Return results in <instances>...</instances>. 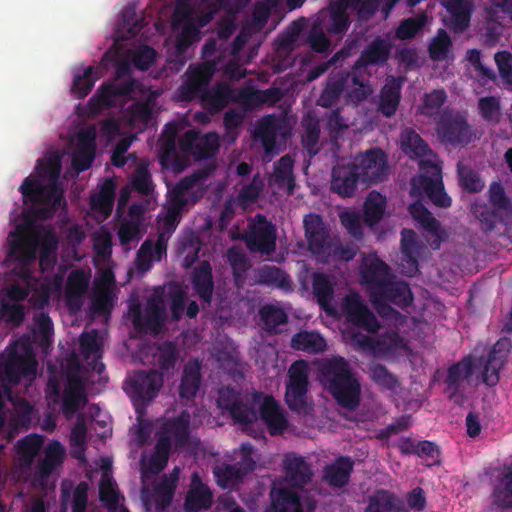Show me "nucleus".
<instances>
[{
	"label": "nucleus",
	"instance_id": "42",
	"mask_svg": "<svg viewBox=\"0 0 512 512\" xmlns=\"http://www.w3.org/2000/svg\"><path fill=\"white\" fill-rule=\"evenodd\" d=\"M325 339L315 331H300L291 339V348L309 354H318L326 350Z\"/></svg>",
	"mask_w": 512,
	"mask_h": 512
},
{
	"label": "nucleus",
	"instance_id": "27",
	"mask_svg": "<svg viewBox=\"0 0 512 512\" xmlns=\"http://www.w3.org/2000/svg\"><path fill=\"white\" fill-rule=\"evenodd\" d=\"M419 256L420 246L415 232L411 229H403L401 231V256L399 263L401 272L409 277L415 276L419 272Z\"/></svg>",
	"mask_w": 512,
	"mask_h": 512
},
{
	"label": "nucleus",
	"instance_id": "5",
	"mask_svg": "<svg viewBox=\"0 0 512 512\" xmlns=\"http://www.w3.org/2000/svg\"><path fill=\"white\" fill-rule=\"evenodd\" d=\"M20 192L25 204L31 203L44 207L43 217L55 213L62 201V190L56 184L44 185L40 179L28 176L20 186Z\"/></svg>",
	"mask_w": 512,
	"mask_h": 512
},
{
	"label": "nucleus",
	"instance_id": "28",
	"mask_svg": "<svg viewBox=\"0 0 512 512\" xmlns=\"http://www.w3.org/2000/svg\"><path fill=\"white\" fill-rule=\"evenodd\" d=\"M61 411L66 418H71L87 403L84 382L79 376L68 377L67 385L62 392Z\"/></svg>",
	"mask_w": 512,
	"mask_h": 512
},
{
	"label": "nucleus",
	"instance_id": "2",
	"mask_svg": "<svg viewBox=\"0 0 512 512\" xmlns=\"http://www.w3.org/2000/svg\"><path fill=\"white\" fill-rule=\"evenodd\" d=\"M319 379L339 406L350 411L359 407L361 385L345 358L336 356L325 360L319 367Z\"/></svg>",
	"mask_w": 512,
	"mask_h": 512
},
{
	"label": "nucleus",
	"instance_id": "25",
	"mask_svg": "<svg viewBox=\"0 0 512 512\" xmlns=\"http://www.w3.org/2000/svg\"><path fill=\"white\" fill-rule=\"evenodd\" d=\"M350 78L354 85L365 88L363 81L360 80L358 75L355 73L351 75L350 72L341 71L329 77L325 88L317 99V105L324 108L331 107L340 98Z\"/></svg>",
	"mask_w": 512,
	"mask_h": 512
},
{
	"label": "nucleus",
	"instance_id": "62",
	"mask_svg": "<svg viewBox=\"0 0 512 512\" xmlns=\"http://www.w3.org/2000/svg\"><path fill=\"white\" fill-rule=\"evenodd\" d=\"M489 200L495 210L512 215V201L507 197L505 189L500 182H493L491 184Z\"/></svg>",
	"mask_w": 512,
	"mask_h": 512
},
{
	"label": "nucleus",
	"instance_id": "14",
	"mask_svg": "<svg viewBox=\"0 0 512 512\" xmlns=\"http://www.w3.org/2000/svg\"><path fill=\"white\" fill-rule=\"evenodd\" d=\"M437 134L442 142L452 145H468L473 139V131L464 116L444 114L437 124Z\"/></svg>",
	"mask_w": 512,
	"mask_h": 512
},
{
	"label": "nucleus",
	"instance_id": "6",
	"mask_svg": "<svg viewBox=\"0 0 512 512\" xmlns=\"http://www.w3.org/2000/svg\"><path fill=\"white\" fill-rule=\"evenodd\" d=\"M251 405L257 410V420L260 419L267 427L271 436L282 435L287 427L288 420L278 401L272 395L254 391L251 394Z\"/></svg>",
	"mask_w": 512,
	"mask_h": 512
},
{
	"label": "nucleus",
	"instance_id": "48",
	"mask_svg": "<svg viewBox=\"0 0 512 512\" xmlns=\"http://www.w3.org/2000/svg\"><path fill=\"white\" fill-rule=\"evenodd\" d=\"M274 179L279 187L286 186L288 193L292 194L295 188V177L293 174L294 159L291 155L282 156L274 164Z\"/></svg>",
	"mask_w": 512,
	"mask_h": 512
},
{
	"label": "nucleus",
	"instance_id": "8",
	"mask_svg": "<svg viewBox=\"0 0 512 512\" xmlns=\"http://www.w3.org/2000/svg\"><path fill=\"white\" fill-rule=\"evenodd\" d=\"M342 310L350 325L372 334L379 331L380 323L377 317L359 293L351 292L346 295L343 299Z\"/></svg>",
	"mask_w": 512,
	"mask_h": 512
},
{
	"label": "nucleus",
	"instance_id": "44",
	"mask_svg": "<svg viewBox=\"0 0 512 512\" xmlns=\"http://www.w3.org/2000/svg\"><path fill=\"white\" fill-rule=\"evenodd\" d=\"M259 316L263 323V329L270 335L278 334V326L288 322L286 312L282 308L271 304L261 307Z\"/></svg>",
	"mask_w": 512,
	"mask_h": 512
},
{
	"label": "nucleus",
	"instance_id": "20",
	"mask_svg": "<svg viewBox=\"0 0 512 512\" xmlns=\"http://www.w3.org/2000/svg\"><path fill=\"white\" fill-rule=\"evenodd\" d=\"M284 123L275 115H266L260 118L254 130V138L261 142L266 155H276L279 153L277 139L284 136Z\"/></svg>",
	"mask_w": 512,
	"mask_h": 512
},
{
	"label": "nucleus",
	"instance_id": "41",
	"mask_svg": "<svg viewBox=\"0 0 512 512\" xmlns=\"http://www.w3.org/2000/svg\"><path fill=\"white\" fill-rule=\"evenodd\" d=\"M284 93L281 88L271 87L265 90H254L249 87H243V91L240 93V98L244 99V106H258L262 104H268L270 106L275 105L282 100Z\"/></svg>",
	"mask_w": 512,
	"mask_h": 512
},
{
	"label": "nucleus",
	"instance_id": "36",
	"mask_svg": "<svg viewBox=\"0 0 512 512\" xmlns=\"http://www.w3.org/2000/svg\"><path fill=\"white\" fill-rule=\"evenodd\" d=\"M347 10L348 8L344 5L332 1L329 5L328 13H325L324 16L322 12L318 16L320 19H324L322 24L328 34L343 36L347 32L350 26Z\"/></svg>",
	"mask_w": 512,
	"mask_h": 512
},
{
	"label": "nucleus",
	"instance_id": "22",
	"mask_svg": "<svg viewBox=\"0 0 512 512\" xmlns=\"http://www.w3.org/2000/svg\"><path fill=\"white\" fill-rule=\"evenodd\" d=\"M424 164L428 165L431 176L421 175L420 187L435 206L440 208L450 207L452 200L444 190L441 168L431 161L424 162Z\"/></svg>",
	"mask_w": 512,
	"mask_h": 512
},
{
	"label": "nucleus",
	"instance_id": "51",
	"mask_svg": "<svg viewBox=\"0 0 512 512\" xmlns=\"http://www.w3.org/2000/svg\"><path fill=\"white\" fill-rule=\"evenodd\" d=\"M385 209L386 198L378 192H370L364 203V221L368 225L377 224L382 219Z\"/></svg>",
	"mask_w": 512,
	"mask_h": 512
},
{
	"label": "nucleus",
	"instance_id": "45",
	"mask_svg": "<svg viewBox=\"0 0 512 512\" xmlns=\"http://www.w3.org/2000/svg\"><path fill=\"white\" fill-rule=\"evenodd\" d=\"M398 503L394 493L378 489L369 497L365 512H396L401 507Z\"/></svg>",
	"mask_w": 512,
	"mask_h": 512
},
{
	"label": "nucleus",
	"instance_id": "37",
	"mask_svg": "<svg viewBox=\"0 0 512 512\" xmlns=\"http://www.w3.org/2000/svg\"><path fill=\"white\" fill-rule=\"evenodd\" d=\"M492 505L501 510L512 509V463L505 464L491 493Z\"/></svg>",
	"mask_w": 512,
	"mask_h": 512
},
{
	"label": "nucleus",
	"instance_id": "32",
	"mask_svg": "<svg viewBox=\"0 0 512 512\" xmlns=\"http://www.w3.org/2000/svg\"><path fill=\"white\" fill-rule=\"evenodd\" d=\"M354 461L349 456H339L323 470L324 481L333 488H343L350 482Z\"/></svg>",
	"mask_w": 512,
	"mask_h": 512
},
{
	"label": "nucleus",
	"instance_id": "18",
	"mask_svg": "<svg viewBox=\"0 0 512 512\" xmlns=\"http://www.w3.org/2000/svg\"><path fill=\"white\" fill-rule=\"evenodd\" d=\"M303 223L308 248L311 253L321 257H328L333 241L322 217L311 213L304 217Z\"/></svg>",
	"mask_w": 512,
	"mask_h": 512
},
{
	"label": "nucleus",
	"instance_id": "60",
	"mask_svg": "<svg viewBox=\"0 0 512 512\" xmlns=\"http://www.w3.org/2000/svg\"><path fill=\"white\" fill-rule=\"evenodd\" d=\"M322 21H324V19H320V17L317 18L311 26L306 39L309 47L317 53L326 52L330 48V41L326 37Z\"/></svg>",
	"mask_w": 512,
	"mask_h": 512
},
{
	"label": "nucleus",
	"instance_id": "57",
	"mask_svg": "<svg viewBox=\"0 0 512 512\" xmlns=\"http://www.w3.org/2000/svg\"><path fill=\"white\" fill-rule=\"evenodd\" d=\"M62 163L59 155H51L49 157L39 159L35 167L37 176L35 178L56 181L61 173Z\"/></svg>",
	"mask_w": 512,
	"mask_h": 512
},
{
	"label": "nucleus",
	"instance_id": "52",
	"mask_svg": "<svg viewBox=\"0 0 512 512\" xmlns=\"http://www.w3.org/2000/svg\"><path fill=\"white\" fill-rule=\"evenodd\" d=\"M97 79V70L93 66L86 67L82 74H75L71 88L75 98H85L91 92Z\"/></svg>",
	"mask_w": 512,
	"mask_h": 512
},
{
	"label": "nucleus",
	"instance_id": "64",
	"mask_svg": "<svg viewBox=\"0 0 512 512\" xmlns=\"http://www.w3.org/2000/svg\"><path fill=\"white\" fill-rule=\"evenodd\" d=\"M447 99V94L443 89H436L426 93L423 98L421 113L427 116L435 115L439 112Z\"/></svg>",
	"mask_w": 512,
	"mask_h": 512
},
{
	"label": "nucleus",
	"instance_id": "59",
	"mask_svg": "<svg viewBox=\"0 0 512 512\" xmlns=\"http://www.w3.org/2000/svg\"><path fill=\"white\" fill-rule=\"evenodd\" d=\"M214 476L219 487L227 488L242 481L245 471L236 464H224L214 469Z\"/></svg>",
	"mask_w": 512,
	"mask_h": 512
},
{
	"label": "nucleus",
	"instance_id": "12",
	"mask_svg": "<svg viewBox=\"0 0 512 512\" xmlns=\"http://www.w3.org/2000/svg\"><path fill=\"white\" fill-rule=\"evenodd\" d=\"M216 72V64L213 61H205L196 67L190 66L186 72L187 80L178 89L180 101L196 100L209 84Z\"/></svg>",
	"mask_w": 512,
	"mask_h": 512
},
{
	"label": "nucleus",
	"instance_id": "4",
	"mask_svg": "<svg viewBox=\"0 0 512 512\" xmlns=\"http://www.w3.org/2000/svg\"><path fill=\"white\" fill-rule=\"evenodd\" d=\"M0 359L1 372L13 385L19 384L23 378L33 379L36 375L37 361L28 345H24L23 351L19 352L15 344L9 348L6 357L1 356Z\"/></svg>",
	"mask_w": 512,
	"mask_h": 512
},
{
	"label": "nucleus",
	"instance_id": "7",
	"mask_svg": "<svg viewBox=\"0 0 512 512\" xmlns=\"http://www.w3.org/2000/svg\"><path fill=\"white\" fill-rule=\"evenodd\" d=\"M276 237L275 226L264 215L258 214L256 221L249 224L243 240L251 253L270 255L276 250Z\"/></svg>",
	"mask_w": 512,
	"mask_h": 512
},
{
	"label": "nucleus",
	"instance_id": "53",
	"mask_svg": "<svg viewBox=\"0 0 512 512\" xmlns=\"http://www.w3.org/2000/svg\"><path fill=\"white\" fill-rule=\"evenodd\" d=\"M65 449L58 441H52L45 450L44 459L39 464V471L42 475H50L54 469L63 462Z\"/></svg>",
	"mask_w": 512,
	"mask_h": 512
},
{
	"label": "nucleus",
	"instance_id": "54",
	"mask_svg": "<svg viewBox=\"0 0 512 512\" xmlns=\"http://www.w3.org/2000/svg\"><path fill=\"white\" fill-rule=\"evenodd\" d=\"M258 283L265 285H274L279 288H288L291 286L290 276L281 268L276 266L264 265L257 273Z\"/></svg>",
	"mask_w": 512,
	"mask_h": 512
},
{
	"label": "nucleus",
	"instance_id": "31",
	"mask_svg": "<svg viewBox=\"0 0 512 512\" xmlns=\"http://www.w3.org/2000/svg\"><path fill=\"white\" fill-rule=\"evenodd\" d=\"M215 170V165L209 164L203 168L195 170L191 175L180 179L171 192V202L181 210L186 204L185 194L195 187L199 182L205 181Z\"/></svg>",
	"mask_w": 512,
	"mask_h": 512
},
{
	"label": "nucleus",
	"instance_id": "13",
	"mask_svg": "<svg viewBox=\"0 0 512 512\" xmlns=\"http://www.w3.org/2000/svg\"><path fill=\"white\" fill-rule=\"evenodd\" d=\"M243 88H234L226 82H219L209 87L196 100L211 115L222 111L230 103L244 106V99L240 98Z\"/></svg>",
	"mask_w": 512,
	"mask_h": 512
},
{
	"label": "nucleus",
	"instance_id": "38",
	"mask_svg": "<svg viewBox=\"0 0 512 512\" xmlns=\"http://www.w3.org/2000/svg\"><path fill=\"white\" fill-rule=\"evenodd\" d=\"M191 282L193 289L199 298L203 302L210 304L213 297L214 282L212 267L208 261H202L193 269Z\"/></svg>",
	"mask_w": 512,
	"mask_h": 512
},
{
	"label": "nucleus",
	"instance_id": "24",
	"mask_svg": "<svg viewBox=\"0 0 512 512\" xmlns=\"http://www.w3.org/2000/svg\"><path fill=\"white\" fill-rule=\"evenodd\" d=\"M409 213L417 221L424 231L431 235L432 240H428L432 249H439L444 239L445 232L441 229L440 222L433 214L419 201L409 205Z\"/></svg>",
	"mask_w": 512,
	"mask_h": 512
},
{
	"label": "nucleus",
	"instance_id": "21",
	"mask_svg": "<svg viewBox=\"0 0 512 512\" xmlns=\"http://www.w3.org/2000/svg\"><path fill=\"white\" fill-rule=\"evenodd\" d=\"M135 88V79L128 78L125 80L116 79L113 82L103 83L95 95L90 99V103L96 108H109L114 106L117 97H128Z\"/></svg>",
	"mask_w": 512,
	"mask_h": 512
},
{
	"label": "nucleus",
	"instance_id": "9",
	"mask_svg": "<svg viewBox=\"0 0 512 512\" xmlns=\"http://www.w3.org/2000/svg\"><path fill=\"white\" fill-rule=\"evenodd\" d=\"M218 406L228 411L235 423L247 425L257 421V409L250 399H243L242 393L232 387H223L218 392Z\"/></svg>",
	"mask_w": 512,
	"mask_h": 512
},
{
	"label": "nucleus",
	"instance_id": "11",
	"mask_svg": "<svg viewBox=\"0 0 512 512\" xmlns=\"http://www.w3.org/2000/svg\"><path fill=\"white\" fill-rule=\"evenodd\" d=\"M285 401L292 411L304 412L307 407L308 372L304 360L294 362L288 371Z\"/></svg>",
	"mask_w": 512,
	"mask_h": 512
},
{
	"label": "nucleus",
	"instance_id": "49",
	"mask_svg": "<svg viewBox=\"0 0 512 512\" xmlns=\"http://www.w3.org/2000/svg\"><path fill=\"white\" fill-rule=\"evenodd\" d=\"M312 289L319 305L327 309L334 297V287L329 277L320 272L312 276Z\"/></svg>",
	"mask_w": 512,
	"mask_h": 512
},
{
	"label": "nucleus",
	"instance_id": "55",
	"mask_svg": "<svg viewBox=\"0 0 512 512\" xmlns=\"http://www.w3.org/2000/svg\"><path fill=\"white\" fill-rule=\"evenodd\" d=\"M427 23L425 13L403 19L395 30V37L401 41L413 39L420 33Z\"/></svg>",
	"mask_w": 512,
	"mask_h": 512
},
{
	"label": "nucleus",
	"instance_id": "56",
	"mask_svg": "<svg viewBox=\"0 0 512 512\" xmlns=\"http://www.w3.org/2000/svg\"><path fill=\"white\" fill-rule=\"evenodd\" d=\"M451 48V37L445 29L440 28L428 46L429 57L433 61H443L448 57Z\"/></svg>",
	"mask_w": 512,
	"mask_h": 512
},
{
	"label": "nucleus",
	"instance_id": "29",
	"mask_svg": "<svg viewBox=\"0 0 512 512\" xmlns=\"http://www.w3.org/2000/svg\"><path fill=\"white\" fill-rule=\"evenodd\" d=\"M95 132L87 130L79 133L77 147L72 153V167L78 172L89 169L95 158Z\"/></svg>",
	"mask_w": 512,
	"mask_h": 512
},
{
	"label": "nucleus",
	"instance_id": "10",
	"mask_svg": "<svg viewBox=\"0 0 512 512\" xmlns=\"http://www.w3.org/2000/svg\"><path fill=\"white\" fill-rule=\"evenodd\" d=\"M352 165L357 168L361 183L367 186L383 181L388 173L387 155L380 148H371L361 153Z\"/></svg>",
	"mask_w": 512,
	"mask_h": 512
},
{
	"label": "nucleus",
	"instance_id": "34",
	"mask_svg": "<svg viewBox=\"0 0 512 512\" xmlns=\"http://www.w3.org/2000/svg\"><path fill=\"white\" fill-rule=\"evenodd\" d=\"M441 4L450 14V26L453 31L461 33L469 28L474 11L471 0H442Z\"/></svg>",
	"mask_w": 512,
	"mask_h": 512
},
{
	"label": "nucleus",
	"instance_id": "46",
	"mask_svg": "<svg viewBox=\"0 0 512 512\" xmlns=\"http://www.w3.org/2000/svg\"><path fill=\"white\" fill-rule=\"evenodd\" d=\"M401 99V86L393 79V82L386 84L380 93L379 110L386 116H393L399 106Z\"/></svg>",
	"mask_w": 512,
	"mask_h": 512
},
{
	"label": "nucleus",
	"instance_id": "1",
	"mask_svg": "<svg viewBox=\"0 0 512 512\" xmlns=\"http://www.w3.org/2000/svg\"><path fill=\"white\" fill-rule=\"evenodd\" d=\"M511 341L507 338L499 339L485 356L469 354L447 369L444 393L450 400L459 402L463 398L465 383H470L477 369H481V381L488 387L499 383L500 371L508 361L511 350Z\"/></svg>",
	"mask_w": 512,
	"mask_h": 512
},
{
	"label": "nucleus",
	"instance_id": "15",
	"mask_svg": "<svg viewBox=\"0 0 512 512\" xmlns=\"http://www.w3.org/2000/svg\"><path fill=\"white\" fill-rule=\"evenodd\" d=\"M179 149L191 154L197 160L214 157L219 149V138L216 133H207L203 136L195 130H188L178 140Z\"/></svg>",
	"mask_w": 512,
	"mask_h": 512
},
{
	"label": "nucleus",
	"instance_id": "23",
	"mask_svg": "<svg viewBox=\"0 0 512 512\" xmlns=\"http://www.w3.org/2000/svg\"><path fill=\"white\" fill-rule=\"evenodd\" d=\"M361 178L357 168L352 163L336 165L332 169L330 189L342 198H349L355 195L357 185Z\"/></svg>",
	"mask_w": 512,
	"mask_h": 512
},
{
	"label": "nucleus",
	"instance_id": "19",
	"mask_svg": "<svg viewBox=\"0 0 512 512\" xmlns=\"http://www.w3.org/2000/svg\"><path fill=\"white\" fill-rule=\"evenodd\" d=\"M360 275L361 283L365 285L371 301L377 296H382L383 289L391 279H394L390 267L380 259H375L363 266Z\"/></svg>",
	"mask_w": 512,
	"mask_h": 512
},
{
	"label": "nucleus",
	"instance_id": "30",
	"mask_svg": "<svg viewBox=\"0 0 512 512\" xmlns=\"http://www.w3.org/2000/svg\"><path fill=\"white\" fill-rule=\"evenodd\" d=\"M383 295L375 297L371 302L380 310L384 309L387 303H392L400 308L411 305L413 295L409 285L404 281H391L383 289Z\"/></svg>",
	"mask_w": 512,
	"mask_h": 512
},
{
	"label": "nucleus",
	"instance_id": "3",
	"mask_svg": "<svg viewBox=\"0 0 512 512\" xmlns=\"http://www.w3.org/2000/svg\"><path fill=\"white\" fill-rule=\"evenodd\" d=\"M8 242L9 249L6 261L16 263L21 267L29 266L35 262L39 248L40 262L42 263L46 256L56 251L58 245L56 236L51 232L45 234L40 241L36 237L11 232Z\"/></svg>",
	"mask_w": 512,
	"mask_h": 512
},
{
	"label": "nucleus",
	"instance_id": "17",
	"mask_svg": "<svg viewBox=\"0 0 512 512\" xmlns=\"http://www.w3.org/2000/svg\"><path fill=\"white\" fill-rule=\"evenodd\" d=\"M393 43L389 38L376 36L361 51L358 59L352 66L355 72L368 67H383L391 57Z\"/></svg>",
	"mask_w": 512,
	"mask_h": 512
},
{
	"label": "nucleus",
	"instance_id": "33",
	"mask_svg": "<svg viewBox=\"0 0 512 512\" xmlns=\"http://www.w3.org/2000/svg\"><path fill=\"white\" fill-rule=\"evenodd\" d=\"M213 495L207 485L202 483L198 474H193L191 487L187 492L184 509L186 512H200L212 506Z\"/></svg>",
	"mask_w": 512,
	"mask_h": 512
},
{
	"label": "nucleus",
	"instance_id": "47",
	"mask_svg": "<svg viewBox=\"0 0 512 512\" xmlns=\"http://www.w3.org/2000/svg\"><path fill=\"white\" fill-rule=\"evenodd\" d=\"M402 150L409 157H424L432 154V150L421 136L412 129H407L401 134Z\"/></svg>",
	"mask_w": 512,
	"mask_h": 512
},
{
	"label": "nucleus",
	"instance_id": "50",
	"mask_svg": "<svg viewBox=\"0 0 512 512\" xmlns=\"http://www.w3.org/2000/svg\"><path fill=\"white\" fill-rule=\"evenodd\" d=\"M274 512H303L299 495L290 489L282 488L273 497Z\"/></svg>",
	"mask_w": 512,
	"mask_h": 512
},
{
	"label": "nucleus",
	"instance_id": "43",
	"mask_svg": "<svg viewBox=\"0 0 512 512\" xmlns=\"http://www.w3.org/2000/svg\"><path fill=\"white\" fill-rule=\"evenodd\" d=\"M164 134L166 135V139L161 146V162L163 165L171 163L175 168L181 170L184 165L180 162V157L176 149V125L172 122L167 123L164 128Z\"/></svg>",
	"mask_w": 512,
	"mask_h": 512
},
{
	"label": "nucleus",
	"instance_id": "58",
	"mask_svg": "<svg viewBox=\"0 0 512 512\" xmlns=\"http://www.w3.org/2000/svg\"><path fill=\"white\" fill-rule=\"evenodd\" d=\"M369 374L372 381L383 390L395 392L400 385L398 378L382 364L371 365Z\"/></svg>",
	"mask_w": 512,
	"mask_h": 512
},
{
	"label": "nucleus",
	"instance_id": "16",
	"mask_svg": "<svg viewBox=\"0 0 512 512\" xmlns=\"http://www.w3.org/2000/svg\"><path fill=\"white\" fill-rule=\"evenodd\" d=\"M163 383V374L154 369L137 371L130 380L135 404L147 405L158 395Z\"/></svg>",
	"mask_w": 512,
	"mask_h": 512
},
{
	"label": "nucleus",
	"instance_id": "39",
	"mask_svg": "<svg viewBox=\"0 0 512 512\" xmlns=\"http://www.w3.org/2000/svg\"><path fill=\"white\" fill-rule=\"evenodd\" d=\"M284 470L288 482L295 487L308 484L313 476L311 466L302 456L288 455L284 459Z\"/></svg>",
	"mask_w": 512,
	"mask_h": 512
},
{
	"label": "nucleus",
	"instance_id": "40",
	"mask_svg": "<svg viewBox=\"0 0 512 512\" xmlns=\"http://www.w3.org/2000/svg\"><path fill=\"white\" fill-rule=\"evenodd\" d=\"M202 381L201 364L197 359L189 360L182 372L179 396L182 399L191 400L196 397Z\"/></svg>",
	"mask_w": 512,
	"mask_h": 512
},
{
	"label": "nucleus",
	"instance_id": "61",
	"mask_svg": "<svg viewBox=\"0 0 512 512\" xmlns=\"http://www.w3.org/2000/svg\"><path fill=\"white\" fill-rule=\"evenodd\" d=\"M165 319V309L154 301H149L144 310L145 331L158 332Z\"/></svg>",
	"mask_w": 512,
	"mask_h": 512
},
{
	"label": "nucleus",
	"instance_id": "63",
	"mask_svg": "<svg viewBox=\"0 0 512 512\" xmlns=\"http://www.w3.org/2000/svg\"><path fill=\"white\" fill-rule=\"evenodd\" d=\"M157 365L163 372L174 369L178 360V350L173 342L167 341L158 348Z\"/></svg>",
	"mask_w": 512,
	"mask_h": 512
},
{
	"label": "nucleus",
	"instance_id": "26",
	"mask_svg": "<svg viewBox=\"0 0 512 512\" xmlns=\"http://www.w3.org/2000/svg\"><path fill=\"white\" fill-rule=\"evenodd\" d=\"M79 350L86 361L88 369L101 375L105 370V365L101 361L103 350L97 330L93 329L80 335Z\"/></svg>",
	"mask_w": 512,
	"mask_h": 512
},
{
	"label": "nucleus",
	"instance_id": "35",
	"mask_svg": "<svg viewBox=\"0 0 512 512\" xmlns=\"http://www.w3.org/2000/svg\"><path fill=\"white\" fill-rule=\"evenodd\" d=\"M191 416L188 411H181L178 416L166 420L160 427V432L173 439L176 447H184L190 437Z\"/></svg>",
	"mask_w": 512,
	"mask_h": 512
}]
</instances>
